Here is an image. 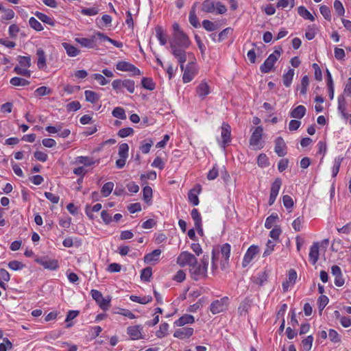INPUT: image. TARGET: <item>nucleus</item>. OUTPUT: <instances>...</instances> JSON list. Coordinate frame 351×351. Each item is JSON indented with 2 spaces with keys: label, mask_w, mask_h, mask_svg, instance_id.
<instances>
[{
  "label": "nucleus",
  "mask_w": 351,
  "mask_h": 351,
  "mask_svg": "<svg viewBox=\"0 0 351 351\" xmlns=\"http://www.w3.org/2000/svg\"><path fill=\"white\" fill-rule=\"evenodd\" d=\"M167 160V154L165 152L160 153L155 158V167L158 168L159 169H163Z\"/></svg>",
  "instance_id": "obj_26"
},
{
  "label": "nucleus",
  "mask_w": 351,
  "mask_h": 351,
  "mask_svg": "<svg viewBox=\"0 0 351 351\" xmlns=\"http://www.w3.org/2000/svg\"><path fill=\"white\" fill-rule=\"evenodd\" d=\"M91 295L93 298L96 301L99 306L103 310L108 309L110 306V298H104L101 293L97 290H91Z\"/></svg>",
  "instance_id": "obj_7"
},
{
  "label": "nucleus",
  "mask_w": 351,
  "mask_h": 351,
  "mask_svg": "<svg viewBox=\"0 0 351 351\" xmlns=\"http://www.w3.org/2000/svg\"><path fill=\"white\" fill-rule=\"evenodd\" d=\"M281 48L279 50H275L274 52L269 56L265 60L264 63L261 66L260 70L263 73H268L270 72L280 56Z\"/></svg>",
  "instance_id": "obj_4"
},
{
  "label": "nucleus",
  "mask_w": 351,
  "mask_h": 351,
  "mask_svg": "<svg viewBox=\"0 0 351 351\" xmlns=\"http://www.w3.org/2000/svg\"><path fill=\"white\" fill-rule=\"evenodd\" d=\"M342 161H343V157L338 156V157L335 158V161H334V165L332 168V177L335 178L338 174Z\"/></svg>",
  "instance_id": "obj_39"
},
{
  "label": "nucleus",
  "mask_w": 351,
  "mask_h": 351,
  "mask_svg": "<svg viewBox=\"0 0 351 351\" xmlns=\"http://www.w3.org/2000/svg\"><path fill=\"white\" fill-rule=\"evenodd\" d=\"M338 109L341 111L342 115L345 117L346 99L343 95H340L338 97Z\"/></svg>",
  "instance_id": "obj_57"
},
{
  "label": "nucleus",
  "mask_w": 351,
  "mask_h": 351,
  "mask_svg": "<svg viewBox=\"0 0 351 351\" xmlns=\"http://www.w3.org/2000/svg\"><path fill=\"white\" fill-rule=\"evenodd\" d=\"M195 321L193 316L186 314L180 317L176 322V325L178 326H182L186 324H192Z\"/></svg>",
  "instance_id": "obj_28"
},
{
  "label": "nucleus",
  "mask_w": 351,
  "mask_h": 351,
  "mask_svg": "<svg viewBox=\"0 0 351 351\" xmlns=\"http://www.w3.org/2000/svg\"><path fill=\"white\" fill-rule=\"evenodd\" d=\"M112 114L114 117L119 118L120 119H126L125 110L122 108H120V107L115 108L112 110Z\"/></svg>",
  "instance_id": "obj_47"
},
{
  "label": "nucleus",
  "mask_w": 351,
  "mask_h": 351,
  "mask_svg": "<svg viewBox=\"0 0 351 351\" xmlns=\"http://www.w3.org/2000/svg\"><path fill=\"white\" fill-rule=\"evenodd\" d=\"M197 187L198 188L197 190L193 189L189 192L188 194L189 202L194 206H197L199 204L198 193H199L201 191L200 185H197Z\"/></svg>",
  "instance_id": "obj_19"
},
{
  "label": "nucleus",
  "mask_w": 351,
  "mask_h": 351,
  "mask_svg": "<svg viewBox=\"0 0 351 351\" xmlns=\"http://www.w3.org/2000/svg\"><path fill=\"white\" fill-rule=\"evenodd\" d=\"M62 46L66 50L67 55L70 57H75L79 55L80 52L79 49L69 43H62Z\"/></svg>",
  "instance_id": "obj_25"
},
{
  "label": "nucleus",
  "mask_w": 351,
  "mask_h": 351,
  "mask_svg": "<svg viewBox=\"0 0 351 351\" xmlns=\"http://www.w3.org/2000/svg\"><path fill=\"white\" fill-rule=\"evenodd\" d=\"M77 162L80 164H83L85 166H90L94 164V161L92 158L84 156H80L77 158Z\"/></svg>",
  "instance_id": "obj_59"
},
{
  "label": "nucleus",
  "mask_w": 351,
  "mask_h": 351,
  "mask_svg": "<svg viewBox=\"0 0 351 351\" xmlns=\"http://www.w3.org/2000/svg\"><path fill=\"white\" fill-rule=\"evenodd\" d=\"M169 326L167 324L165 323L160 325L158 330L156 331V335L158 337H165L167 334Z\"/></svg>",
  "instance_id": "obj_58"
},
{
  "label": "nucleus",
  "mask_w": 351,
  "mask_h": 351,
  "mask_svg": "<svg viewBox=\"0 0 351 351\" xmlns=\"http://www.w3.org/2000/svg\"><path fill=\"white\" fill-rule=\"evenodd\" d=\"M328 337L330 340L333 343H338L341 341V338L338 332L333 330L330 329L328 332Z\"/></svg>",
  "instance_id": "obj_53"
},
{
  "label": "nucleus",
  "mask_w": 351,
  "mask_h": 351,
  "mask_svg": "<svg viewBox=\"0 0 351 351\" xmlns=\"http://www.w3.org/2000/svg\"><path fill=\"white\" fill-rule=\"evenodd\" d=\"M36 55L38 56V67L40 69H43L46 66V57L44 50L41 48L38 49Z\"/></svg>",
  "instance_id": "obj_24"
},
{
  "label": "nucleus",
  "mask_w": 351,
  "mask_h": 351,
  "mask_svg": "<svg viewBox=\"0 0 351 351\" xmlns=\"http://www.w3.org/2000/svg\"><path fill=\"white\" fill-rule=\"evenodd\" d=\"M134 132V130L132 128H125L121 129L119 132L118 135L121 138H125L126 136H128L131 134H132Z\"/></svg>",
  "instance_id": "obj_63"
},
{
  "label": "nucleus",
  "mask_w": 351,
  "mask_h": 351,
  "mask_svg": "<svg viewBox=\"0 0 351 351\" xmlns=\"http://www.w3.org/2000/svg\"><path fill=\"white\" fill-rule=\"evenodd\" d=\"M86 100L92 104L96 103L99 99V95L92 90H86L85 93Z\"/></svg>",
  "instance_id": "obj_33"
},
{
  "label": "nucleus",
  "mask_w": 351,
  "mask_h": 351,
  "mask_svg": "<svg viewBox=\"0 0 351 351\" xmlns=\"http://www.w3.org/2000/svg\"><path fill=\"white\" fill-rule=\"evenodd\" d=\"M303 223V217H299L297 219H295L293 223L292 226L295 231L299 232L301 230L302 228V224Z\"/></svg>",
  "instance_id": "obj_64"
},
{
  "label": "nucleus",
  "mask_w": 351,
  "mask_h": 351,
  "mask_svg": "<svg viewBox=\"0 0 351 351\" xmlns=\"http://www.w3.org/2000/svg\"><path fill=\"white\" fill-rule=\"evenodd\" d=\"M319 11L326 20L330 21L331 14L330 9L329 7L325 5H322L319 7Z\"/></svg>",
  "instance_id": "obj_41"
},
{
  "label": "nucleus",
  "mask_w": 351,
  "mask_h": 351,
  "mask_svg": "<svg viewBox=\"0 0 351 351\" xmlns=\"http://www.w3.org/2000/svg\"><path fill=\"white\" fill-rule=\"evenodd\" d=\"M116 68L119 71L129 72L132 75H139L141 74V71L138 68L126 61L119 62L116 64Z\"/></svg>",
  "instance_id": "obj_8"
},
{
  "label": "nucleus",
  "mask_w": 351,
  "mask_h": 351,
  "mask_svg": "<svg viewBox=\"0 0 351 351\" xmlns=\"http://www.w3.org/2000/svg\"><path fill=\"white\" fill-rule=\"evenodd\" d=\"M35 16L42 22L48 24L51 27H53L56 25L55 20L53 18H51L49 16L46 15L45 14H43L40 12H36L35 13Z\"/></svg>",
  "instance_id": "obj_27"
},
{
  "label": "nucleus",
  "mask_w": 351,
  "mask_h": 351,
  "mask_svg": "<svg viewBox=\"0 0 351 351\" xmlns=\"http://www.w3.org/2000/svg\"><path fill=\"white\" fill-rule=\"evenodd\" d=\"M153 141L152 139H146L142 141L140 150L143 154H147L152 146Z\"/></svg>",
  "instance_id": "obj_38"
},
{
  "label": "nucleus",
  "mask_w": 351,
  "mask_h": 351,
  "mask_svg": "<svg viewBox=\"0 0 351 351\" xmlns=\"http://www.w3.org/2000/svg\"><path fill=\"white\" fill-rule=\"evenodd\" d=\"M129 147L127 143H122L119 147V156L121 158H128Z\"/></svg>",
  "instance_id": "obj_48"
},
{
  "label": "nucleus",
  "mask_w": 351,
  "mask_h": 351,
  "mask_svg": "<svg viewBox=\"0 0 351 351\" xmlns=\"http://www.w3.org/2000/svg\"><path fill=\"white\" fill-rule=\"evenodd\" d=\"M202 25L204 29L209 32L214 31L217 29V25L208 20H204L202 22Z\"/></svg>",
  "instance_id": "obj_62"
},
{
  "label": "nucleus",
  "mask_w": 351,
  "mask_h": 351,
  "mask_svg": "<svg viewBox=\"0 0 351 351\" xmlns=\"http://www.w3.org/2000/svg\"><path fill=\"white\" fill-rule=\"evenodd\" d=\"M10 84L14 86H25L29 85V82L25 79L14 77L10 80Z\"/></svg>",
  "instance_id": "obj_35"
},
{
  "label": "nucleus",
  "mask_w": 351,
  "mask_h": 351,
  "mask_svg": "<svg viewBox=\"0 0 351 351\" xmlns=\"http://www.w3.org/2000/svg\"><path fill=\"white\" fill-rule=\"evenodd\" d=\"M29 24L32 28L36 31H41L43 29V27L41 23L34 17H31L29 19Z\"/></svg>",
  "instance_id": "obj_44"
},
{
  "label": "nucleus",
  "mask_w": 351,
  "mask_h": 351,
  "mask_svg": "<svg viewBox=\"0 0 351 351\" xmlns=\"http://www.w3.org/2000/svg\"><path fill=\"white\" fill-rule=\"evenodd\" d=\"M293 75L294 70L293 69H289L287 73L283 75L282 80L285 86L289 87L291 86Z\"/></svg>",
  "instance_id": "obj_31"
},
{
  "label": "nucleus",
  "mask_w": 351,
  "mask_h": 351,
  "mask_svg": "<svg viewBox=\"0 0 351 351\" xmlns=\"http://www.w3.org/2000/svg\"><path fill=\"white\" fill-rule=\"evenodd\" d=\"M275 152L278 156L282 157L286 155V145L282 137H278L275 141Z\"/></svg>",
  "instance_id": "obj_15"
},
{
  "label": "nucleus",
  "mask_w": 351,
  "mask_h": 351,
  "mask_svg": "<svg viewBox=\"0 0 351 351\" xmlns=\"http://www.w3.org/2000/svg\"><path fill=\"white\" fill-rule=\"evenodd\" d=\"M8 267L10 269L17 271L21 270L24 267V265L18 261H12L8 263Z\"/></svg>",
  "instance_id": "obj_56"
},
{
  "label": "nucleus",
  "mask_w": 351,
  "mask_h": 351,
  "mask_svg": "<svg viewBox=\"0 0 351 351\" xmlns=\"http://www.w3.org/2000/svg\"><path fill=\"white\" fill-rule=\"evenodd\" d=\"M37 262L46 269L55 270L58 267V261L56 260L38 259Z\"/></svg>",
  "instance_id": "obj_22"
},
{
  "label": "nucleus",
  "mask_w": 351,
  "mask_h": 351,
  "mask_svg": "<svg viewBox=\"0 0 351 351\" xmlns=\"http://www.w3.org/2000/svg\"><path fill=\"white\" fill-rule=\"evenodd\" d=\"M306 114V108L300 105L295 108L291 112L290 116L295 119H302Z\"/></svg>",
  "instance_id": "obj_23"
},
{
  "label": "nucleus",
  "mask_w": 351,
  "mask_h": 351,
  "mask_svg": "<svg viewBox=\"0 0 351 351\" xmlns=\"http://www.w3.org/2000/svg\"><path fill=\"white\" fill-rule=\"evenodd\" d=\"M258 247H256L255 245L250 246L248 248L247 252L245 253V254L244 256L243 263H242L243 267H245L252 261V260L258 254Z\"/></svg>",
  "instance_id": "obj_12"
},
{
  "label": "nucleus",
  "mask_w": 351,
  "mask_h": 351,
  "mask_svg": "<svg viewBox=\"0 0 351 351\" xmlns=\"http://www.w3.org/2000/svg\"><path fill=\"white\" fill-rule=\"evenodd\" d=\"M278 218V215L276 213H272L270 216H269L265 221V226L267 229H270L276 220Z\"/></svg>",
  "instance_id": "obj_46"
},
{
  "label": "nucleus",
  "mask_w": 351,
  "mask_h": 351,
  "mask_svg": "<svg viewBox=\"0 0 351 351\" xmlns=\"http://www.w3.org/2000/svg\"><path fill=\"white\" fill-rule=\"evenodd\" d=\"M112 88L117 91L122 88H125L131 93H134L135 88L134 82L131 80H116L112 82Z\"/></svg>",
  "instance_id": "obj_6"
},
{
  "label": "nucleus",
  "mask_w": 351,
  "mask_h": 351,
  "mask_svg": "<svg viewBox=\"0 0 351 351\" xmlns=\"http://www.w3.org/2000/svg\"><path fill=\"white\" fill-rule=\"evenodd\" d=\"M152 276V268L151 267H147L141 271V279L142 281L148 282L150 281Z\"/></svg>",
  "instance_id": "obj_36"
},
{
  "label": "nucleus",
  "mask_w": 351,
  "mask_h": 351,
  "mask_svg": "<svg viewBox=\"0 0 351 351\" xmlns=\"http://www.w3.org/2000/svg\"><path fill=\"white\" fill-rule=\"evenodd\" d=\"M319 243L317 242L314 243L311 247L309 252V258L313 265H315L318 261L319 254Z\"/></svg>",
  "instance_id": "obj_17"
},
{
  "label": "nucleus",
  "mask_w": 351,
  "mask_h": 351,
  "mask_svg": "<svg viewBox=\"0 0 351 351\" xmlns=\"http://www.w3.org/2000/svg\"><path fill=\"white\" fill-rule=\"evenodd\" d=\"M127 330L128 335L133 340L138 339L141 337V332L139 327L137 326L128 327Z\"/></svg>",
  "instance_id": "obj_29"
},
{
  "label": "nucleus",
  "mask_w": 351,
  "mask_h": 351,
  "mask_svg": "<svg viewBox=\"0 0 351 351\" xmlns=\"http://www.w3.org/2000/svg\"><path fill=\"white\" fill-rule=\"evenodd\" d=\"M189 58L191 60L186 64V67L184 66V69H181V71H183L182 80L184 83L191 82L197 73V69L195 62V59L193 56Z\"/></svg>",
  "instance_id": "obj_3"
},
{
  "label": "nucleus",
  "mask_w": 351,
  "mask_h": 351,
  "mask_svg": "<svg viewBox=\"0 0 351 351\" xmlns=\"http://www.w3.org/2000/svg\"><path fill=\"white\" fill-rule=\"evenodd\" d=\"M252 305V301L247 298L245 299L243 301H242L239 306L238 308V313L240 316H245L247 313L248 310L251 307Z\"/></svg>",
  "instance_id": "obj_18"
},
{
  "label": "nucleus",
  "mask_w": 351,
  "mask_h": 351,
  "mask_svg": "<svg viewBox=\"0 0 351 351\" xmlns=\"http://www.w3.org/2000/svg\"><path fill=\"white\" fill-rule=\"evenodd\" d=\"M221 147L225 149L226 145L231 141V128L228 123H223L221 126Z\"/></svg>",
  "instance_id": "obj_11"
},
{
  "label": "nucleus",
  "mask_w": 351,
  "mask_h": 351,
  "mask_svg": "<svg viewBox=\"0 0 351 351\" xmlns=\"http://www.w3.org/2000/svg\"><path fill=\"white\" fill-rule=\"evenodd\" d=\"M193 329L192 328L184 327L176 330L174 332L173 336L175 337L184 339L190 337L193 335Z\"/></svg>",
  "instance_id": "obj_16"
},
{
  "label": "nucleus",
  "mask_w": 351,
  "mask_h": 351,
  "mask_svg": "<svg viewBox=\"0 0 351 351\" xmlns=\"http://www.w3.org/2000/svg\"><path fill=\"white\" fill-rule=\"evenodd\" d=\"M298 14L305 19H308L311 21H315V17L309 12V11L303 5L298 7Z\"/></svg>",
  "instance_id": "obj_30"
},
{
  "label": "nucleus",
  "mask_w": 351,
  "mask_h": 351,
  "mask_svg": "<svg viewBox=\"0 0 351 351\" xmlns=\"http://www.w3.org/2000/svg\"><path fill=\"white\" fill-rule=\"evenodd\" d=\"M295 2L294 0H279L277 3V8H285L289 6V8L291 9L294 7Z\"/></svg>",
  "instance_id": "obj_50"
},
{
  "label": "nucleus",
  "mask_w": 351,
  "mask_h": 351,
  "mask_svg": "<svg viewBox=\"0 0 351 351\" xmlns=\"http://www.w3.org/2000/svg\"><path fill=\"white\" fill-rule=\"evenodd\" d=\"M19 66L29 68L31 66V59L29 56H19Z\"/></svg>",
  "instance_id": "obj_43"
},
{
  "label": "nucleus",
  "mask_w": 351,
  "mask_h": 351,
  "mask_svg": "<svg viewBox=\"0 0 351 351\" xmlns=\"http://www.w3.org/2000/svg\"><path fill=\"white\" fill-rule=\"evenodd\" d=\"M263 129L261 126H258L253 132L250 139V145L253 146L255 149H261L262 147L260 145V141L262 138Z\"/></svg>",
  "instance_id": "obj_9"
},
{
  "label": "nucleus",
  "mask_w": 351,
  "mask_h": 351,
  "mask_svg": "<svg viewBox=\"0 0 351 351\" xmlns=\"http://www.w3.org/2000/svg\"><path fill=\"white\" fill-rule=\"evenodd\" d=\"M191 215L192 219L194 221L195 226L202 223V217H201L200 213L198 212L197 209L193 208L191 210Z\"/></svg>",
  "instance_id": "obj_54"
},
{
  "label": "nucleus",
  "mask_w": 351,
  "mask_h": 351,
  "mask_svg": "<svg viewBox=\"0 0 351 351\" xmlns=\"http://www.w3.org/2000/svg\"><path fill=\"white\" fill-rule=\"evenodd\" d=\"M228 298L225 297L220 300L213 302L210 304V309L213 314L219 313L227 308Z\"/></svg>",
  "instance_id": "obj_10"
},
{
  "label": "nucleus",
  "mask_w": 351,
  "mask_h": 351,
  "mask_svg": "<svg viewBox=\"0 0 351 351\" xmlns=\"http://www.w3.org/2000/svg\"><path fill=\"white\" fill-rule=\"evenodd\" d=\"M281 184V180L280 178H276L271 184L270 193L278 196Z\"/></svg>",
  "instance_id": "obj_40"
},
{
  "label": "nucleus",
  "mask_w": 351,
  "mask_h": 351,
  "mask_svg": "<svg viewBox=\"0 0 351 351\" xmlns=\"http://www.w3.org/2000/svg\"><path fill=\"white\" fill-rule=\"evenodd\" d=\"M114 184L111 182L104 184L101 189V193L104 197H108L112 192Z\"/></svg>",
  "instance_id": "obj_45"
},
{
  "label": "nucleus",
  "mask_w": 351,
  "mask_h": 351,
  "mask_svg": "<svg viewBox=\"0 0 351 351\" xmlns=\"http://www.w3.org/2000/svg\"><path fill=\"white\" fill-rule=\"evenodd\" d=\"M215 10V3L212 0H205L202 3V10L205 12H213Z\"/></svg>",
  "instance_id": "obj_34"
},
{
  "label": "nucleus",
  "mask_w": 351,
  "mask_h": 351,
  "mask_svg": "<svg viewBox=\"0 0 351 351\" xmlns=\"http://www.w3.org/2000/svg\"><path fill=\"white\" fill-rule=\"evenodd\" d=\"M276 244L274 241L269 240L266 244V249L263 253V256H269L274 249Z\"/></svg>",
  "instance_id": "obj_61"
},
{
  "label": "nucleus",
  "mask_w": 351,
  "mask_h": 351,
  "mask_svg": "<svg viewBox=\"0 0 351 351\" xmlns=\"http://www.w3.org/2000/svg\"><path fill=\"white\" fill-rule=\"evenodd\" d=\"M334 9L339 16H343L345 13V9L343 6L342 3L339 0H335L333 4Z\"/></svg>",
  "instance_id": "obj_42"
},
{
  "label": "nucleus",
  "mask_w": 351,
  "mask_h": 351,
  "mask_svg": "<svg viewBox=\"0 0 351 351\" xmlns=\"http://www.w3.org/2000/svg\"><path fill=\"white\" fill-rule=\"evenodd\" d=\"M313 341V337L312 335L308 336L306 339H304L302 341L303 348L306 351H309L311 349Z\"/></svg>",
  "instance_id": "obj_51"
},
{
  "label": "nucleus",
  "mask_w": 351,
  "mask_h": 351,
  "mask_svg": "<svg viewBox=\"0 0 351 351\" xmlns=\"http://www.w3.org/2000/svg\"><path fill=\"white\" fill-rule=\"evenodd\" d=\"M190 45L191 41L186 34L172 35L170 40L171 53L177 59L182 70L184 69V64L187 60V57L190 58L193 55L186 51Z\"/></svg>",
  "instance_id": "obj_1"
},
{
  "label": "nucleus",
  "mask_w": 351,
  "mask_h": 351,
  "mask_svg": "<svg viewBox=\"0 0 351 351\" xmlns=\"http://www.w3.org/2000/svg\"><path fill=\"white\" fill-rule=\"evenodd\" d=\"M75 40L81 46L86 48L92 49L95 47L94 36H93L91 38H76Z\"/></svg>",
  "instance_id": "obj_20"
},
{
  "label": "nucleus",
  "mask_w": 351,
  "mask_h": 351,
  "mask_svg": "<svg viewBox=\"0 0 351 351\" xmlns=\"http://www.w3.org/2000/svg\"><path fill=\"white\" fill-rule=\"evenodd\" d=\"M196 93L201 99H204L210 93V88L208 83L205 81L201 83L196 88Z\"/></svg>",
  "instance_id": "obj_14"
},
{
  "label": "nucleus",
  "mask_w": 351,
  "mask_h": 351,
  "mask_svg": "<svg viewBox=\"0 0 351 351\" xmlns=\"http://www.w3.org/2000/svg\"><path fill=\"white\" fill-rule=\"evenodd\" d=\"M14 71L18 75H23L25 77H30L31 71L27 68L16 66L14 69Z\"/></svg>",
  "instance_id": "obj_49"
},
{
  "label": "nucleus",
  "mask_w": 351,
  "mask_h": 351,
  "mask_svg": "<svg viewBox=\"0 0 351 351\" xmlns=\"http://www.w3.org/2000/svg\"><path fill=\"white\" fill-rule=\"evenodd\" d=\"M143 198L146 202H150L152 197V189L150 186H145L143 189Z\"/></svg>",
  "instance_id": "obj_52"
},
{
  "label": "nucleus",
  "mask_w": 351,
  "mask_h": 351,
  "mask_svg": "<svg viewBox=\"0 0 351 351\" xmlns=\"http://www.w3.org/2000/svg\"><path fill=\"white\" fill-rule=\"evenodd\" d=\"M101 204H96L93 207L90 206H87L86 207V213L89 217L90 219H93L94 218V216L93 215V212H97L101 210Z\"/></svg>",
  "instance_id": "obj_37"
},
{
  "label": "nucleus",
  "mask_w": 351,
  "mask_h": 351,
  "mask_svg": "<svg viewBox=\"0 0 351 351\" xmlns=\"http://www.w3.org/2000/svg\"><path fill=\"white\" fill-rule=\"evenodd\" d=\"M309 84V80L307 75H304L301 80V88H300V93L302 95H305L307 91V87Z\"/></svg>",
  "instance_id": "obj_55"
},
{
  "label": "nucleus",
  "mask_w": 351,
  "mask_h": 351,
  "mask_svg": "<svg viewBox=\"0 0 351 351\" xmlns=\"http://www.w3.org/2000/svg\"><path fill=\"white\" fill-rule=\"evenodd\" d=\"M328 301H329V300H328V297L324 295H322L319 298L318 302H319V309L320 312H322L323 311V309L325 308V306L328 304Z\"/></svg>",
  "instance_id": "obj_60"
},
{
  "label": "nucleus",
  "mask_w": 351,
  "mask_h": 351,
  "mask_svg": "<svg viewBox=\"0 0 351 351\" xmlns=\"http://www.w3.org/2000/svg\"><path fill=\"white\" fill-rule=\"evenodd\" d=\"M177 263L181 267L186 265L191 267L195 263H197V258L193 254L185 251L181 252L178 256Z\"/></svg>",
  "instance_id": "obj_5"
},
{
  "label": "nucleus",
  "mask_w": 351,
  "mask_h": 351,
  "mask_svg": "<svg viewBox=\"0 0 351 351\" xmlns=\"http://www.w3.org/2000/svg\"><path fill=\"white\" fill-rule=\"evenodd\" d=\"M156 37L160 45H165L167 43V34L166 31L161 26H158L156 29Z\"/></svg>",
  "instance_id": "obj_21"
},
{
  "label": "nucleus",
  "mask_w": 351,
  "mask_h": 351,
  "mask_svg": "<svg viewBox=\"0 0 351 351\" xmlns=\"http://www.w3.org/2000/svg\"><path fill=\"white\" fill-rule=\"evenodd\" d=\"M208 263V256L204 255L200 264L197 263L190 267V272L195 280L206 276Z\"/></svg>",
  "instance_id": "obj_2"
},
{
  "label": "nucleus",
  "mask_w": 351,
  "mask_h": 351,
  "mask_svg": "<svg viewBox=\"0 0 351 351\" xmlns=\"http://www.w3.org/2000/svg\"><path fill=\"white\" fill-rule=\"evenodd\" d=\"M195 6L196 3L194 4L189 12V22L195 27L199 26L198 19L195 14Z\"/></svg>",
  "instance_id": "obj_32"
},
{
  "label": "nucleus",
  "mask_w": 351,
  "mask_h": 351,
  "mask_svg": "<svg viewBox=\"0 0 351 351\" xmlns=\"http://www.w3.org/2000/svg\"><path fill=\"white\" fill-rule=\"evenodd\" d=\"M230 245L228 243L223 244L221 247V253L222 257L224 258L223 261H221V269H226L228 266V261L230 255Z\"/></svg>",
  "instance_id": "obj_13"
}]
</instances>
